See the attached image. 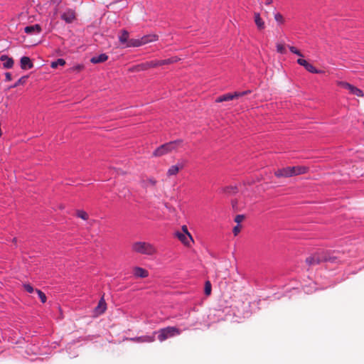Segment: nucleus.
<instances>
[{"instance_id": "nucleus-27", "label": "nucleus", "mask_w": 364, "mask_h": 364, "mask_svg": "<svg viewBox=\"0 0 364 364\" xmlns=\"http://www.w3.org/2000/svg\"><path fill=\"white\" fill-rule=\"evenodd\" d=\"M240 186H241V184H240ZM240 189L241 188L237 186H230L225 188V193L230 194L237 193Z\"/></svg>"}, {"instance_id": "nucleus-30", "label": "nucleus", "mask_w": 364, "mask_h": 364, "mask_svg": "<svg viewBox=\"0 0 364 364\" xmlns=\"http://www.w3.org/2000/svg\"><path fill=\"white\" fill-rule=\"evenodd\" d=\"M146 63H147L149 69L154 68H157V67L160 66L159 65L160 63H159V60H151V61H147Z\"/></svg>"}, {"instance_id": "nucleus-9", "label": "nucleus", "mask_w": 364, "mask_h": 364, "mask_svg": "<svg viewBox=\"0 0 364 364\" xmlns=\"http://www.w3.org/2000/svg\"><path fill=\"white\" fill-rule=\"evenodd\" d=\"M175 235L178 238V240L186 245H189L190 242L193 241L192 236L188 232H186V233H183L178 231L175 233Z\"/></svg>"}, {"instance_id": "nucleus-2", "label": "nucleus", "mask_w": 364, "mask_h": 364, "mask_svg": "<svg viewBox=\"0 0 364 364\" xmlns=\"http://www.w3.org/2000/svg\"><path fill=\"white\" fill-rule=\"evenodd\" d=\"M336 260V257L330 256L328 252H318L313 255L308 257L306 259V262L308 265L318 264L323 262H335Z\"/></svg>"}, {"instance_id": "nucleus-46", "label": "nucleus", "mask_w": 364, "mask_h": 364, "mask_svg": "<svg viewBox=\"0 0 364 364\" xmlns=\"http://www.w3.org/2000/svg\"><path fill=\"white\" fill-rule=\"evenodd\" d=\"M252 183H253V181H250L247 180V181L243 182V185L244 186H246V184L250 185Z\"/></svg>"}, {"instance_id": "nucleus-34", "label": "nucleus", "mask_w": 364, "mask_h": 364, "mask_svg": "<svg viewBox=\"0 0 364 364\" xmlns=\"http://www.w3.org/2000/svg\"><path fill=\"white\" fill-rule=\"evenodd\" d=\"M77 215L83 219V220H87V214L85 211L84 210H78L77 211Z\"/></svg>"}, {"instance_id": "nucleus-8", "label": "nucleus", "mask_w": 364, "mask_h": 364, "mask_svg": "<svg viewBox=\"0 0 364 364\" xmlns=\"http://www.w3.org/2000/svg\"><path fill=\"white\" fill-rule=\"evenodd\" d=\"M0 60L3 63L2 65L4 69H11L14 67V60L13 58L7 55H1L0 56Z\"/></svg>"}, {"instance_id": "nucleus-6", "label": "nucleus", "mask_w": 364, "mask_h": 364, "mask_svg": "<svg viewBox=\"0 0 364 364\" xmlns=\"http://www.w3.org/2000/svg\"><path fill=\"white\" fill-rule=\"evenodd\" d=\"M338 85L346 89L349 91V92L352 95H354L358 97H363L364 92L362 90L358 88L357 87L344 81H339L337 82Z\"/></svg>"}, {"instance_id": "nucleus-14", "label": "nucleus", "mask_w": 364, "mask_h": 364, "mask_svg": "<svg viewBox=\"0 0 364 364\" xmlns=\"http://www.w3.org/2000/svg\"><path fill=\"white\" fill-rule=\"evenodd\" d=\"M235 98H237L235 92L234 93H226L223 95H220V96L218 97L215 101V102L219 103V102L230 101Z\"/></svg>"}, {"instance_id": "nucleus-15", "label": "nucleus", "mask_w": 364, "mask_h": 364, "mask_svg": "<svg viewBox=\"0 0 364 364\" xmlns=\"http://www.w3.org/2000/svg\"><path fill=\"white\" fill-rule=\"evenodd\" d=\"M147 70H149V68L146 62L133 65L129 69L130 72H141Z\"/></svg>"}, {"instance_id": "nucleus-50", "label": "nucleus", "mask_w": 364, "mask_h": 364, "mask_svg": "<svg viewBox=\"0 0 364 364\" xmlns=\"http://www.w3.org/2000/svg\"><path fill=\"white\" fill-rule=\"evenodd\" d=\"M13 240H14V242H16V238H14V239H13Z\"/></svg>"}, {"instance_id": "nucleus-23", "label": "nucleus", "mask_w": 364, "mask_h": 364, "mask_svg": "<svg viewBox=\"0 0 364 364\" xmlns=\"http://www.w3.org/2000/svg\"><path fill=\"white\" fill-rule=\"evenodd\" d=\"M141 46H143V44L141 41H140V38H132L128 41V43L127 44V47H139Z\"/></svg>"}, {"instance_id": "nucleus-24", "label": "nucleus", "mask_w": 364, "mask_h": 364, "mask_svg": "<svg viewBox=\"0 0 364 364\" xmlns=\"http://www.w3.org/2000/svg\"><path fill=\"white\" fill-rule=\"evenodd\" d=\"M129 38V33L125 31V30H123L121 35L119 36V42L122 43V44H124V43H128V41L129 40H128Z\"/></svg>"}, {"instance_id": "nucleus-25", "label": "nucleus", "mask_w": 364, "mask_h": 364, "mask_svg": "<svg viewBox=\"0 0 364 364\" xmlns=\"http://www.w3.org/2000/svg\"><path fill=\"white\" fill-rule=\"evenodd\" d=\"M28 75L22 76L19 78L13 85L10 87V88H15L21 85H24L28 79Z\"/></svg>"}, {"instance_id": "nucleus-28", "label": "nucleus", "mask_w": 364, "mask_h": 364, "mask_svg": "<svg viewBox=\"0 0 364 364\" xmlns=\"http://www.w3.org/2000/svg\"><path fill=\"white\" fill-rule=\"evenodd\" d=\"M65 65V60L63 58H58L55 61H53L50 64V67L52 68H57L58 65Z\"/></svg>"}, {"instance_id": "nucleus-5", "label": "nucleus", "mask_w": 364, "mask_h": 364, "mask_svg": "<svg viewBox=\"0 0 364 364\" xmlns=\"http://www.w3.org/2000/svg\"><path fill=\"white\" fill-rule=\"evenodd\" d=\"M186 166V161L184 159L178 160L176 164L171 166L166 172L168 177L176 176L180 170H182Z\"/></svg>"}, {"instance_id": "nucleus-44", "label": "nucleus", "mask_w": 364, "mask_h": 364, "mask_svg": "<svg viewBox=\"0 0 364 364\" xmlns=\"http://www.w3.org/2000/svg\"><path fill=\"white\" fill-rule=\"evenodd\" d=\"M289 50H290L292 53H294V54H295V53H296V52L297 51V50H298V49H297L296 47H294V46H289Z\"/></svg>"}, {"instance_id": "nucleus-48", "label": "nucleus", "mask_w": 364, "mask_h": 364, "mask_svg": "<svg viewBox=\"0 0 364 364\" xmlns=\"http://www.w3.org/2000/svg\"><path fill=\"white\" fill-rule=\"evenodd\" d=\"M272 3V0H266L265 4L266 5H270Z\"/></svg>"}, {"instance_id": "nucleus-13", "label": "nucleus", "mask_w": 364, "mask_h": 364, "mask_svg": "<svg viewBox=\"0 0 364 364\" xmlns=\"http://www.w3.org/2000/svg\"><path fill=\"white\" fill-rule=\"evenodd\" d=\"M133 274L136 278H146L148 277V271L142 267H135L133 269Z\"/></svg>"}, {"instance_id": "nucleus-7", "label": "nucleus", "mask_w": 364, "mask_h": 364, "mask_svg": "<svg viewBox=\"0 0 364 364\" xmlns=\"http://www.w3.org/2000/svg\"><path fill=\"white\" fill-rule=\"evenodd\" d=\"M294 169H295L292 166H287L285 168H279L275 172V176L278 178L280 177H291L295 176V172H294Z\"/></svg>"}, {"instance_id": "nucleus-33", "label": "nucleus", "mask_w": 364, "mask_h": 364, "mask_svg": "<svg viewBox=\"0 0 364 364\" xmlns=\"http://www.w3.org/2000/svg\"><path fill=\"white\" fill-rule=\"evenodd\" d=\"M211 292V284L209 281H207L205 284V294L209 295Z\"/></svg>"}, {"instance_id": "nucleus-41", "label": "nucleus", "mask_w": 364, "mask_h": 364, "mask_svg": "<svg viewBox=\"0 0 364 364\" xmlns=\"http://www.w3.org/2000/svg\"><path fill=\"white\" fill-rule=\"evenodd\" d=\"M232 232L235 235H237L240 232V225H237L234 227Z\"/></svg>"}, {"instance_id": "nucleus-21", "label": "nucleus", "mask_w": 364, "mask_h": 364, "mask_svg": "<svg viewBox=\"0 0 364 364\" xmlns=\"http://www.w3.org/2000/svg\"><path fill=\"white\" fill-rule=\"evenodd\" d=\"M304 68L311 73L314 74H323L324 73V71L322 70H318L312 64L308 63L304 67Z\"/></svg>"}, {"instance_id": "nucleus-17", "label": "nucleus", "mask_w": 364, "mask_h": 364, "mask_svg": "<svg viewBox=\"0 0 364 364\" xmlns=\"http://www.w3.org/2000/svg\"><path fill=\"white\" fill-rule=\"evenodd\" d=\"M108 60V55L106 53H102L97 56H93L90 59V62L93 64L100 63L105 62Z\"/></svg>"}, {"instance_id": "nucleus-39", "label": "nucleus", "mask_w": 364, "mask_h": 364, "mask_svg": "<svg viewBox=\"0 0 364 364\" xmlns=\"http://www.w3.org/2000/svg\"><path fill=\"white\" fill-rule=\"evenodd\" d=\"M296 63L303 67H305L306 65V64L308 63V62L306 60L302 59V58L297 59Z\"/></svg>"}, {"instance_id": "nucleus-36", "label": "nucleus", "mask_w": 364, "mask_h": 364, "mask_svg": "<svg viewBox=\"0 0 364 364\" xmlns=\"http://www.w3.org/2000/svg\"><path fill=\"white\" fill-rule=\"evenodd\" d=\"M23 288L28 293H32L34 291L33 287L30 284H24Z\"/></svg>"}, {"instance_id": "nucleus-42", "label": "nucleus", "mask_w": 364, "mask_h": 364, "mask_svg": "<svg viewBox=\"0 0 364 364\" xmlns=\"http://www.w3.org/2000/svg\"><path fill=\"white\" fill-rule=\"evenodd\" d=\"M12 80V76L10 73H5V80L6 81H11Z\"/></svg>"}, {"instance_id": "nucleus-1", "label": "nucleus", "mask_w": 364, "mask_h": 364, "mask_svg": "<svg viewBox=\"0 0 364 364\" xmlns=\"http://www.w3.org/2000/svg\"><path fill=\"white\" fill-rule=\"evenodd\" d=\"M183 144V141L181 138H178L175 140L166 142L156 148L153 152V156H163L171 151L176 150L177 149L181 147Z\"/></svg>"}, {"instance_id": "nucleus-19", "label": "nucleus", "mask_w": 364, "mask_h": 364, "mask_svg": "<svg viewBox=\"0 0 364 364\" xmlns=\"http://www.w3.org/2000/svg\"><path fill=\"white\" fill-rule=\"evenodd\" d=\"M155 335L156 334L154 333L151 336H140V337H136V338H132V340L139 341L141 342L151 343L155 340Z\"/></svg>"}, {"instance_id": "nucleus-37", "label": "nucleus", "mask_w": 364, "mask_h": 364, "mask_svg": "<svg viewBox=\"0 0 364 364\" xmlns=\"http://www.w3.org/2000/svg\"><path fill=\"white\" fill-rule=\"evenodd\" d=\"M277 51L281 54L285 53V48L282 44H277Z\"/></svg>"}, {"instance_id": "nucleus-22", "label": "nucleus", "mask_w": 364, "mask_h": 364, "mask_svg": "<svg viewBox=\"0 0 364 364\" xmlns=\"http://www.w3.org/2000/svg\"><path fill=\"white\" fill-rule=\"evenodd\" d=\"M106 308H107V306H106V303L105 301V299L103 298H102L99 301L98 305L96 307L95 310H96V311H97L99 314H103L105 311Z\"/></svg>"}, {"instance_id": "nucleus-26", "label": "nucleus", "mask_w": 364, "mask_h": 364, "mask_svg": "<svg viewBox=\"0 0 364 364\" xmlns=\"http://www.w3.org/2000/svg\"><path fill=\"white\" fill-rule=\"evenodd\" d=\"M295 169H294V172H295V176L303 174L306 173L308 168L306 166H293Z\"/></svg>"}, {"instance_id": "nucleus-20", "label": "nucleus", "mask_w": 364, "mask_h": 364, "mask_svg": "<svg viewBox=\"0 0 364 364\" xmlns=\"http://www.w3.org/2000/svg\"><path fill=\"white\" fill-rule=\"evenodd\" d=\"M255 22L259 30H262L264 28V22L260 17V14L259 13L255 14Z\"/></svg>"}, {"instance_id": "nucleus-4", "label": "nucleus", "mask_w": 364, "mask_h": 364, "mask_svg": "<svg viewBox=\"0 0 364 364\" xmlns=\"http://www.w3.org/2000/svg\"><path fill=\"white\" fill-rule=\"evenodd\" d=\"M132 250L135 252L146 255H153L156 252L155 247L151 244L146 242L133 243Z\"/></svg>"}, {"instance_id": "nucleus-35", "label": "nucleus", "mask_w": 364, "mask_h": 364, "mask_svg": "<svg viewBox=\"0 0 364 364\" xmlns=\"http://www.w3.org/2000/svg\"><path fill=\"white\" fill-rule=\"evenodd\" d=\"M84 68V65L82 64H77L70 68L72 71L80 72Z\"/></svg>"}, {"instance_id": "nucleus-47", "label": "nucleus", "mask_w": 364, "mask_h": 364, "mask_svg": "<svg viewBox=\"0 0 364 364\" xmlns=\"http://www.w3.org/2000/svg\"><path fill=\"white\" fill-rule=\"evenodd\" d=\"M182 230H183V233H186V232H188V229H187V227H186V225H183V226L182 227Z\"/></svg>"}, {"instance_id": "nucleus-18", "label": "nucleus", "mask_w": 364, "mask_h": 364, "mask_svg": "<svg viewBox=\"0 0 364 364\" xmlns=\"http://www.w3.org/2000/svg\"><path fill=\"white\" fill-rule=\"evenodd\" d=\"M180 60H181V58L177 56H173L169 58L164 59V60H159V63H160L159 65L162 66V65H165L176 63L178 62Z\"/></svg>"}, {"instance_id": "nucleus-49", "label": "nucleus", "mask_w": 364, "mask_h": 364, "mask_svg": "<svg viewBox=\"0 0 364 364\" xmlns=\"http://www.w3.org/2000/svg\"><path fill=\"white\" fill-rule=\"evenodd\" d=\"M55 2H57L58 4H60L61 2V0H55Z\"/></svg>"}, {"instance_id": "nucleus-29", "label": "nucleus", "mask_w": 364, "mask_h": 364, "mask_svg": "<svg viewBox=\"0 0 364 364\" xmlns=\"http://www.w3.org/2000/svg\"><path fill=\"white\" fill-rule=\"evenodd\" d=\"M142 183L143 187L147 188L149 186H155L157 181L154 178H149L146 181H144Z\"/></svg>"}, {"instance_id": "nucleus-40", "label": "nucleus", "mask_w": 364, "mask_h": 364, "mask_svg": "<svg viewBox=\"0 0 364 364\" xmlns=\"http://www.w3.org/2000/svg\"><path fill=\"white\" fill-rule=\"evenodd\" d=\"M243 218H244V215H237L235 218V222L237 223V225H240V223L242 222Z\"/></svg>"}, {"instance_id": "nucleus-3", "label": "nucleus", "mask_w": 364, "mask_h": 364, "mask_svg": "<svg viewBox=\"0 0 364 364\" xmlns=\"http://www.w3.org/2000/svg\"><path fill=\"white\" fill-rule=\"evenodd\" d=\"M181 333V331L175 326H167L154 331V334L157 335V338L160 342H163L168 338L174 337Z\"/></svg>"}, {"instance_id": "nucleus-16", "label": "nucleus", "mask_w": 364, "mask_h": 364, "mask_svg": "<svg viewBox=\"0 0 364 364\" xmlns=\"http://www.w3.org/2000/svg\"><path fill=\"white\" fill-rule=\"evenodd\" d=\"M158 38H159V37L157 35L149 34V35H145V36H142L140 38V41H141L143 45H145V44L151 43V42L156 41L158 40Z\"/></svg>"}, {"instance_id": "nucleus-32", "label": "nucleus", "mask_w": 364, "mask_h": 364, "mask_svg": "<svg viewBox=\"0 0 364 364\" xmlns=\"http://www.w3.org/2000/svg\"><path fill=\"white\" fill-rule=\"evenodd\" d=\"M274 19L279 24H282L284 22L283 16L280 13L274 14Z\"/></svg>"}, {"instance_id": "nucleus-43", "label": "nucleus", "mask_w": 364, "mask_h": 364, "mask_svg": "<svg viewBox=\"0 0 364 364\" xmlns=\"http://www.w3.org/2000/svg\"><path fill=\"white\" fill-rule=\"evenodd\" d=\"M316 289H312L311 288H309V287H306L304 288V291L307 293V294H311L314 291H315Z\"/></svg>"}, {"instance_id": "nucleus-31", "label": "nucleus", "mask_w": 364, "mask_h": 364, "mask_svg": "<svg viewBox=\"0 0 364 364\" xmlns=\"http://www.w3.org/2000/svg\"><path fill=\"white\" fill-rule=\"evenodd\" d=\"M36 291L37 292L38 296L39 299H41V302L46 303V294L40 289H36Z\"/></svg>"}, {"instance_id": "nucleus-38", "label": "nucleus", "mask_w": 364, "mask_h": 364, "mask_svg": "<svg viewBox=\"0 0 364 364\" xmlns=\"http://www.w3.org/2000/svg\"><path fill=\"white\" fill-rule=\"evenodd\" d=\"M236 92V95H237V98L239 97H242L247 94L251 93V90H247L243 91V92Z\"/></svg>"}, {"instance_id": "nucleus-45", "label": "nucleus", "mask_w": 364, "mask_h": 364, "mask_svg": "<svg viewBox=\"0 0 364 364\" xmlns=\"http://www.w3.org/2000/svg\"><path fill=\"white\" fill-rule=\"evenodd\" d=\"M295 54L299 57H304V55L301 53V51L299 50H297V51L295 53Z\"/></svg>"}, {"instance_id": "nucleus-11", "label": "nucleus", "mask_w": 364, "mask_h": 364, "mask_svg": "<svg viewBox=\"0 0 364 364\" xmlns=\"http://www.w3.org/2000/svg\"><path fill=\"white\" fill-rule=\"evenodd\" d=\"M34 66L33 63L28 56H23L20 59V67L22 70L31 69Z\"/></svg>"}, {"instance_id": "nucleus-12", "label": "nucleus", "mask_w": 364, "mask_h": 364, "mask_svg": "<svg viewBox=\"0 0 364 364\" xmlns=\"http://www.w3.org/2000/svg\"><path fill=\"white\" fill-rule=\"evenodd\" d=\"M42 31V28L39 24L28 26L24 28V32L27 34H38Z\"/></svg>"}, {"instance_id": "nucleus-10", "label": "nucleus", "mask_w": 364, "mask_h": 364, "mask_svg": "<svg viewBox=\"0 0 364 364\" xmlns=\"http://www.w3.org/2000/svg\"><path fill=\"white\" fill-rule=\"evenodd\" d=\"M61 19L70 23L75 19V12L69 9L61 14Z\"/></svg>"}]
</instances>
